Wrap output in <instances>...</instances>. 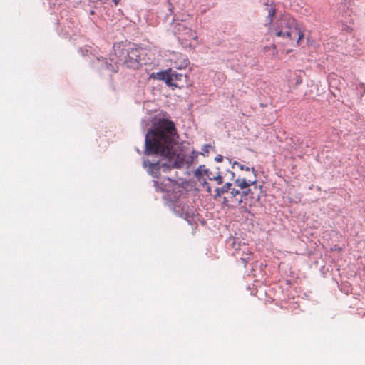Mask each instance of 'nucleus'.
I'll list each match as a JSON object with an SVG mask.
<instances>
[{
  "mask_svg": "<svg viewBox=\"0 0 365 365\" xmlns=\"http://www.w3.org/2000/svg\"><path fill=\"white\" fill-rule=\"evenodd\" d=\"M214 160H223V157L222 155H217L215 157Z\"/></svg>",
  "mask_w": 365,
  "mask_h": 365,
  "instance_id": "nucleus-21",
  "label": "nucleus"
},
{
  "mask_svg": "<svg viewBox=\"0 0 365 365\" xmlns=\"http://www.w3.org/2000/svg\"><path fill=\"white\" fill-rule=\"evenodd\" d=\"M175 59H172L174 61L175 67L177 69L185 68L188 63V59L182 54L178 53L175 55Z\"/></svg>",
  "mask_w": 365,
  "mask_h": 365,
  "instance_id": "nucleus-13",
  "label": "nucleus"
},
{
  "mask_svg": "<svg viewBox=\"0 0 365 365\" xmlns=\"http://www.w3.org/2000/svg\"><path fill=\"white\" fill-rule=\"evenodd\" d=\"M141 126L144 130L151 126L145 135V154L165 157L167 160H185V156L178 151L177 132L171 120L149 113L142 118Z\"/></svg>",
  "mask_w": 365,
  "mask_h": 365,
  "instance_id": "nucleus-1",
  "label": "nucleus"
},
{
  "mask_svg": "<svg viewBox=\"0 0 365 365\" xmlns=\"http://www.w3.org/2000/svg\"><path fill=\"white\" fill-rule=\"evenodd\" d=\"M180 215L181 217H184L190 225L197 224V214L193 206L183 205Z\"/></svg>",
  "mask_w": 365,
  "mask_h": 365,
  "instance_id": "nucleus-10",
  "label": "nucleus"
},
{
  "mask_svg": "<svg viewBox=\"0 0 365 365\" xmlns=\"http://www.w3.org/2000/svg\"><path fill=\"white\" fill-rule=\"evenodd\" d=\"M243 252L245 253V255H242L240 259L244 262L245 264H246V263H247L251 259L252 252L245 245L243 246Z\"/></svg>",
  "mask_w": 365,
  "mask_h": 365,
  "instance_id": "nucleus-16",
  "label": "nucleus"
},
{
  "mask_svg": "<svg viewBox=\"0 0 365 365\" xmlns=\"http://www.w3.org/2000/svg\"><path fill=\"white\" fill-rule=\"evenodd\" d=\"M270 34L282 40L283 43L298 45L303 34L296 20L289 15H284L270 29Z\"/></svg>",
  "mask_w": 365,
  "mask_h": 365,
  "instance_id": "nucleus-3",
  "label": "nucleus"
},
{
  "mask_svg": "<svg viewBox=\"0 0 365 365\" xmlns=\"http://www.w3.org/2000/svg\"><path fill=\"white\" fill-rule=\"evenodd\" d=\"M275 15V10L272 8H270L268 11V19H269V23L272 21V18Z\"/></svg>",
  "mask_w": 365,
  "mask_h": 365,
  "instance_id": "nucleus-20",
  "label": "nucleus"
},
{
  "mask_svg": "<svg viewBox=\"0 0 365 365\" xmlns=\"http://www.w3.org/2000/svg\"><path fill=\"white\" fill-rule=\"evenodd\" d=\"M215 148L210 144H205L203 147L202 148V150L200 152H197L195 150H192L191 152L190 158L191 160H194L195 158H197L199 156H201L202 158H207L209 156V153H214Z\"/></svg>",
  "mask_w": 365,
  "mask_h": 365,
  "instance_id": "nucleus-12",
  "label": "nucleus"
},
{
  "mask_svg": "<svg viewBox=\"0 0 365 365\" xmlns=\"http://www.w3.org/2000/svg\"><path fill=\"white\" fill-rule=\"evenodd\" d=\"M213 180L212 181H215L216 182V183L217 185H220L222 183L223 180H222V177L220 175V174H217L215 175H213Z\"/></svg>",
  "mask_w": 365,
  "mask_h": 365,
  "instance_id": "nucleus-19",
  "label": "nucleus"
},
{
  "mask_svg": "<svg viewBox=\"0 0 365 365\" xmlns=\"http://www.w3.org/2000/svg\"><path fill=\"white\" fill-rule=\"evenodd\" d=\"M240 191L231 187L230 191L223 197V203L227 205L236 206L242 203Z\"/></svg>",
  "mask_w": 365,
  "mask_h": 365,
  "instance_id": "nucleus-9",
  "label": "nucleus"
},
{
  "mask_svg": "<svg viewBox=\"0 0 365 365\" xmlns=\"http://www.w3.org/2000/svg\"><path fill=\"white\" fill-rule=\"evenodd\" d=\"M293 76H294V82H293L292 80H289V83L290 84L294 83L295 85L300 84L302 81L301 76L297 75L296 73H293Z\"/></svg>",
  "mask_w": 365,
  "mask_h": 365,
  "instance_id": "nucleus-18",
  "label": "nucleus"
},
{
  "mask_svg": "<svg viewBox=\"0 0 365 365\" xmlns=\"http://www.w3.org/2000/svg\"><path fill=\"white\" fill-rule=\"evenodd\" d=\"M183 20H181L180 21H175L173 23V26L175 29V33L178 34V36H180L181 34L185 31L182 26H180V24Z\"/></svg>",
  "mask_w": 365,
  "mask_h": 365,
  "instance_id": "nucleus-17",
  "label": "nucleus"
},
{
  "mask_svg": "<svg viewBox=\"0 0 365 365\" xmlns=\"http://www.w3.org/2000/svg\"><path fill=\"white\" fill-rule=\"evenodd\" d=\"M180 26L183 27L185 31H183L180 36H178L179 40L181 39L182 41H187L197 38V34L195 31H192L190 28L188 27V24L186 22V21H182Z\"/></svg>",
  "mask_w": 365,
  "mask_h": 365,
  "instance_id": "nucleus-11",
  "label": "nucleus"
},
{
  "mask_svg": "<svg viewBox=\"0 0 365 365\" xmlns=\"http://www.w3.org/2000/svg\"><path fill=\"white\" fill-rule=\"evenodd\" d=\"M243 163H245V161H233L232 168L235 172L237 173L238 174L244 173L245 167L249 165H245Z\"/></svg>",
  "mask_w": 365,
  "mask_h": 365,
  "instance_id": "nucleus-15",
  "label": "nucleus"
},
{
  "mask_svg": "<svg viewBox=\"0 0 365 365\" xmlns=\"http://www.w3.org/2000/svg\"><path fill=\"white\" fill-rule=\"evenodd\" d=\"M160 161L151 163L150 161H143V167L146 168L153 177L158 178L160 171L167 172L173 168H180L184 165L185 161H168L160 164Z\"/></svg>",
  "mask_w": 365,
  "mask_h": 365,
  "instance_id": "nucleus-4",
  "label": "nucleus"
},
{
  "mask_svg": "<svg viewBox=\"0 0 365 365\" xmlns=\"http://www.w3.org/2000/svg\"><path fill=\"white\" fill-rule=\"evenodd\" d=\"M240 197H242V203L245 205H247L251 206L255 204L256 202L259 201L260 198V192L262 186L257 187V184L254 185L247 186L246 188H240Z\"/></svg>",
  "mask_w": 365,
  "mask_h": 365,
  "instance_id": "nucleus-6",
  "label": "nucleus"
},
{
  "mask_svg": "<svg viewBox=\"0 0 365 365\" xmlns=\"http://www.w3.org/2000/svg\"><path fill=\"white\" fill-rule=\"evenodd\" d=\"M154 78L164 81L168 86L172 87H180L182 83L186 78L185 75L179 73L175 71H173L171 68L168 69L165 71H160L153 73L152 74Z\"/></svg>",
  "mask_w": 365,
  "mask_h": 365,
  "instance_id": "nucleus-5",
  "label": "nucleus"
},
{
  "mask_svg": "<svg viewBox=\"0 0 365 365\" xmlns=\"http://www.w3.org/2000/svg\"><path fill=\"white\" fill-rule=\"evenodd\" d=\"M235 183L239 188H246L247 186L254 185L257 183V176L254 168L246 166L244 173H239Z\"/></svg>",
  "mask_w": 365,
  "mask_h": 365,
  "instance_id": "nucleus-7",
  "label": "nucleus"
},
{
  "mask_svg": "<svg viewBox=\"0 0 365 365\" xmlns=\"http://www.w3.org/2000/svg\"><path fill=\"white\" fill-rule=\"evenodd\" d=\"M195 175L197 178V182L199 185H202V189L205 190L207 192L211 193V185L210 182L213 180V175H215L207 170H202L201 168L195 172Z\"/></svg>",
  "mask_w": 365,
  "mask_h": 365,
  "instance_id": "nucleus-8",
  "label": "nucleus"
},
{
  "mask_svg": "<svg viewBox=\"0 0 365 365\" xmlns=\"http://www.w3.org/2000/svg\"><path fill=\"white\" fill-rule=\"evenodd\" d=\"M113 53L110 55L109 63L106 59L100 60L98 62L103 69L110 72H117L119 63H123L128 68H136L140 63V50L133 43L124 41L113 45Z\"/></svg>",
  "mask_w": 365,
  "mask_h": 365,
  "instance_id": "nucleus-2",
  "label": "nucleus"
},
{
  "mask_svg": "<svg viewBox=\"0 0 365 365\" xmlns=\"http://www.w3.org/2000/svg\"><path fill=\"white\" fill-rule=\"evenodd\" d=\"M232 186V184L230 182L225 183L222 187L220 188H216L215 189V197H220L221 195H227L228 192L230 191L231 187Z\"/></svg>",
  "mask_w": 365,
  "mask_h": 365,
  "instance_id": "nucleus-14",
  "label": "nucleus"
}]
</instances>
